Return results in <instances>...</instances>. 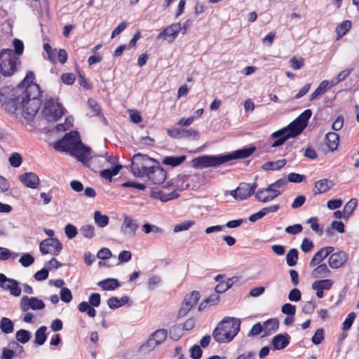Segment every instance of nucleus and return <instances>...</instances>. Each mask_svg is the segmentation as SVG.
Instances as JSON below:
<instances>
[{
	"mask_svg": "<svg viewBox=\"0 0 359 359\" xmlns=\"http://www.w3.org/2000/svg\"><path fill=\"white\" fill-rule=\"evenodd\" d=\"M42 91L36 83L27 85L22 91L21 105L24 118L32 121L41 105Z\"/></svg>",
	"mask_w": 359,
	"mask_h": 359,
	"instance_id": "f03ea898",
	"label": "nucleus"
},
{
	"mask_svg": "<svg viewBox=\"0 0 359 359\" xmlns=\"http://www.w3.org/2000/svg\"><path fill=\"white\" fill-rule=\"evenodd\" d=\"M306 128L295 118L287 126L284 127L273 133L270 138L275 140L271 144L272 147H278L283 145L288 139L293 138L300 135Z\"/></svg>",
	"mask_w": 359,
	"mask_h": 359,
	"instance_id": "20e7f679",
	"label": "nucleus"
},
{
	"mask_svg": "<svg viewBox=\"0 0 359 359\" xmlns=\"http://www.w3.org/2000/svg\"><path fill=\"white\" fill-rule=\"evenodd\" d=\"M151 335L158 344H161L166 339L168 332L165 329H159L154 332Z\"/></svg>",
	"mask_w": 359,
	"mask_h": 359,
	"instance_id": "a18cd8bd",
	"label": "nucleus"
},
{
	"mask_svg": "<svg viewBox=\"0 0 359 359\" xmlns=\"http://www.w3.org/2000/svg\"><path fill=\"white\" fill-rule=\"evenodd\" d=\"M200 297L201 294L198 291H192L184 297L182 304L191 309L197 304Z\"/></svg>",
	"mask_w": 359,
	"mask_h": 359,
	"instance_id": "a878e982",
	"label": "nucleus"
},
{
	"mask_svg": "<svg viewBox=\"0 0 359 359\" xmlns=\"http://www.w3.org/2000/svg\"><path fill=\"white\" fill-rule=\"evenodd\" d=\"M194 224L195 222L193 220H185L180 224H176L174 227L173 231L175 233L187 231L189 228H191Z\"/></svg>",
	"mask_w": 359,
	"mask_h": 359,
	"instance_id": "49530a36",
	"label": "nucleus"
},
{
	"mask_svg": "<svg viewBox=\"0 0 359 359\" xmlns=\"http://www.w3.org/2000/svg\"><path fill=\"white\" fill-rule=\"evenodd\" d=\"M327 257L324 254L323 251L320 249L313 256L310 262L309 266L314 267L318 264H320L322 261H323Z\"/></svg>",
	"mask_w": 359,
	"mask_h": 359,
	"instance_id": "79ce46f5",
	"label": "nucleus"
},
{
	"mask_svg": "<svg viewBox=\"0 0 359 359\" xmlns=\"http://www.w3.org/2000/svg\"><path fill=\"white\" fill-rule=\"evenodd\" d=\"M331 271L326 264H320L317 266L311 272V276L314 278H327L330 276Z\"/></svg>",
	"mask_w": 359,
	"mask_h": 359,
	"instance_id": "4be33fe9",
	"label": "nucleus"
},
{
	"mask_svg": "<svg viewBox=\"0 0 359 359\" xmlns=\"http://www.w3.org/2000/svg\"><path fill=\"white\" fill-rule=\"evenodd\" d=\"M351 27L350 20H344L336 27V32L339 37L345 35Z\"/></svg>",
	"mask_w": 359,
	"mask_h": 359,
	"instance_id": "ea45409f",
	"label": "nucleus"
},
{
	"mask_svg": "<svg viewBox=\"0 0 359 359\" xmlns=\"http://www.w3.org/2000/svg\"><path fill=\"white\" fill-rule=\"evenodd\" d=\"M0 329L4 334L12 333L14 330L13 323L11 319L3 317L0 321Z\"/></svg>",
	"mask_w": 359,
	"mask_h": 359,
	"instance_id": "c9c22d12",
	"label": "nucleus"
},
{
	"mask_svg": "<svg viewBox=\"0 0 359 359\" xmlns=\"http://www.w3.org/2000/svg\"><path fill=\"white\" fill-rule=\"evenodd\" d=\"M90 154V148L84 145L81 140L76 144L74 148L70 151L69 154L76 158V159L85 165H88L92 170L97 163L98 159L96 156L90 158L88 156Z\"/></svg>",
	"mask_w": 359,
	"mask_h": 359,
	"instance_id": "0eeeda50",
	"label": "nucleus"
},
{
	"mask_svg": "<svg viewBox=\"0 0 359 359\" xmlns=\"http://www.w3.org/2000/svg\"><path fill=\"white\" fill-rule=\"evenodd\" d=\"M191 358L193 359H201L203 355V351L198 345H194L190 348Z\"/></svg>",
	"mask_w": 359,
	"mask_h": 359,
	"instance_id": "774afa93",
	"label": "nucleus"
},
{
	"mask_svg": "<svg viewBox=\"0 0 359 359\" xmlns=\"http://www.w3.org/2000/svg\"><path fill=\"white\" fill-rule=\"evenodd\" d=\"M181 32L180 22H175L165 27L158 35V39H164L170 43L173 42Z\"/></svg>",
	"mask_w": 359,
	"mask_h": 359,
	"instance_id": "ddd939ff",
	"label": "nucleus"
},
{
	"mask_svg": "<svg viewBox=\"0 0 359 359\" xmlns=\"http://www.w3.org/2000/svg\"><path fill=\"white\" fill-rule=\"evenodd\" d=\"M228 162L226 154L219 155H203L194 158L191 165L195 168H216Z\"/></svg>",
	"mask_w": 359,
	"mask_h": 359,
	"instance_id": "423d86ee",
	"label": "nucleus"
},
{
	"mask_svg": "<svg viewBox=\"0 0 359 359\" xmlns=\"http://www.w3.org/2000/svg\"><path fill=\"white\" fill-rule=\"evenodd\" d=\"M20 308L22 312H27L29 309L41 310L45 308V304L43 300L37 297L24 295L20 299Z\"/></svg>",
	"mask_w": 359,
	"mask_h": 359,
	"instance_id": "9b49d317",
	"label": "nucleus"
},
{
	"mask_svg": "<svg viewBox=\"0 0 359 359\" xmlns=\"http://www.w3.org/2000/svg\"><path fill=\"white\" fill-rule=\"evenodd\" d=\"M35 79V74L32 71H28L26 74L24 79L18 84L16 88L18 90L22 91L25 89L27 85L35 83L34 80Z\"/></svg>",
	"mask_w": 359,
	"mask_h": 359,
	"instance_id": "2f4dec72",
	"label": "nucleus"
},
{
	"mask_svg": "<svg viewBox=\"0 0 359 359\" xmlns=\"http://www.w3.org/2000/svg\"><path fill=\"white\" fill-rule=\"evenodd\" d=\"M315 308V302H313L312 300L308 301L304 303L302 311L305 314H311L313 313Z\"/></svg>",
	"mask_w": 359,
	"mask_h": 359,
	"instance_id": "69168bd1",
	"label": "nucleus"
},
{
	"mask_svg": "<svg viewBox=\"0 0 359 359\" xmlns=\"http://www.w3.org/2000/svg\"><path fill=\"white\" fill-rule=\"evenodd\" d=\"M130 170L135 177L147 176L154 184H163L167 177V172L156 160L140 153L133 156Z\"/></svg>",
	"mask_w": 359,
	"mask_h": 359,
	"instance_id": "f257e3e1",
	"label": "nucleus"
},
{
	"mask_svg": "<svg viewBox=\"0 0 359 359\" xmlns=\"http://www.w3.org/2000/svg\"><path fill=\"white\" fill-rule=\"evenodd\" d=\"M60 80L64 84L71 86L74 83L76 76L73 73H63L60 76Z\"/></svg>",
	"mask_w": 359,
	"mask_h": 359,
	"instance_id": "13d9d810",
	"label": "nucleus"
},
{
	"mask_svg": "<svg viewBox=\"0 0 359 359\" xmlns=\"http://www.w3.org/2000/svg\"><path fill=\"white\" fill-rule=\"evenodd\" d=\"M20 283L13 278H8L4 273H0V287L6 291H9L13 297H19L21 294Z\"/></svg>",
	"mask_w": 359,
	"mask_h": 359,
	"instance_id": "9d476101",
	"label": "nucleus"
},
{
	"mask_svg": "<svg viewBox=\"0 0 359 359\" xmlns=\"http://www.w3.org/2000/svg\"><path fill=\"white\" fill-rule=\"evenodd\" d=\"M256 148L254 146L249 147H243L230 153H227L228 162L234 159L246 158L251 156L255 151Z\"/></svg>",
	"mask_w": 359,
	"mask_h": 359,
	"instance_id": "f3484780",
	"label": "nucleus"
},
{
	"mask_svg": "<svg viewBox=\"0 0 359 359\" xmlns=\"http://www.w3.org/2000/svg\"><path fill=\"white\" fill-rule=\"evenodd\" d=\"M49 247L54 248L53 254L57 256L62 250V243L56 238H48L43 240L39 244V250L42 255L50 253Z\"/></svg>",
	"mask_w": 359,
	"mask_h": 359,
	"instance_id": "f8f14e48",
	"label": "nucleus"
},
{
	"mask_svg": "<svg viewBox=\"0 0 359 359\" xmlns=\"http://www.w3.org/2000/svg\"><path fill=\"white\" fill-rule=\"evenodd\" d=\"M332 183L331 181H330L327 179H323L318 180L314 184V189H313V194L314 195H317L319 194H323L329 191L332 185H330L329 184Z\"/></svg>",
	"mask_w": 359,
	"mask_h": 359,
	"instance_id": "412c9836",
	"label": "nucleus"
},
{
	"mask_svg": "<svg viewBox=\"0 0 359 359\" xmlns=\"http://www.w3.org/2000/svg\"><path fill=\"white\" fill-rule=\"evenodd\" d=\"M281 311L285 315L293 316L295 315L296 306L290 303H286L282 306Z\"/></svg>",
	"mask_w": 359,
	"mask_h": 359,
	"instance_id": "0e129e2a",
	"label": "nucleus"
},
{
	"mask_svg": "<svg viewBox=\"0 0 359 359\" xmlns=\"http://www.w3.org/2000/svg\"><path fill=\"white\" fill-rule=\"evenodd\" d=\"M81 235L88 239H91L95 236V227L93 225L86 224L80 228Z\"/></svg>",
	"mask_w": 359,
	"mask_h": 359,
	"instance_id": "a19ab883",
	"label": "nucleus"
},
{
	"mask_svg": "<svg viewBox=\"0 0 359 359\" xmlns=\"http://www.w3.org/2000/svg\"><path fill=\"white\" fill-rule=\"evenodd\" d=\"M306 179V177L305 175L295 172H291L287 176V182L292 183H300L305 181Z\"/></svg>",
	"mask_w": 359,
	"mask_h": 359,
	"instance_id": "bf43d9fd",
	"label": "nucleus"
},
{
	"mask_svg": "<svg viewBox=\"0 0 359 359\" xmlns=\"http://www.w3.org/2000/svg\"><path fill=\"white\" fill-rule=\"evenodd\" d=\"M32 336V332L25 329H20L15 333L17 341L23 344L27 343L31 339Z\"/></svg>",
	"mask_w": 359,
	"mask_h": 359,
	"instance_id": "f704fd0d",
	"label": "nucleus"
},
{
	"mask_svg": "<svg viewBox=\"0 0 359 359\" xmlns=\"http://www.w3.org/2000/svg\"><path fill=\"white\" fill-rule=\"evenodd\" d=\"M330 88V81L327 80L323 81L317 87V88L311 94L310 100H313L318 96L324 94Z\"/></svg>",
	"mask_w": 359,
	"mask_h": 359,
	"instance_id": "7c9ffc66",
	"label": "nucleus"
},
{
	"mask_svg": "<svg viewBox=\"0 0 359 359\" xmlns=\"http://www.w3.org/2000/svg\"><path fill=\"white\" fill-rule=\"evenodd\" d=\"M95 306L89 305L87 302H82L78 305V309L80 312H86L87 315L93 318L96 316V311L94 309Z\"/></svg>",
	"mask_w": 359,
	"mask_h": 359,
	"instance_id": "58836bf2",
	"label": "nucleus"
},
{
	"mask_svg": "<svg viewBox=\"0 0 359 359\" xmlns=\"http://www.w3.org/2000/svg\"><path fill=\"white\" fill-rule=\"evenodd\" d=\"M239 195V201H243L252 196L250 190V184L242 182L237 187Z\"/></svg>",
	"mask_w": 359,
	"mask_h": 359,
	"instance_id": "72a5a7b5",
	"label": "nucleus"
},
{
	"mask_svg": "<svg viewBox=\"0 0 359 359\" xmlns=\"http://www.w3.org/2000/svg\"><path fill=\"white\" fill-rule=\"evenodd\" d=\"M318 222V218L317 217H311L307 221L308 223L311 224V229L313 231L318 233L320 236H322L323 231L322 229H320V226H319Z\"/></svg>",
	"mask_w": 359,
	"mask_h": 359,
	"instance_id": "052dcab7",
	"label": "nucleus"
},
{
	"mask_svg": "<svg viewBox=\"0 0 359 359\" xmlns=\"http://www.w3.org/2000/svg\"><path fill=\"white\" fill-rule=\"evenodd\" d=\"M65 233L66 236L69 239H72L76 237V236L78 233L77 228L72 224H67L65 227Z\"/></svg>",
	"mask_w": 359,
	"mask_h": 359,
	"instance_id": "603ef678",
	"label": "nucleus"
},
{
	"mask_svg": "<svg viewBox=\"0 0 359 359\" xmlns=\"http://www.w3.org/2000/svg\"><path fill=\"white\" fill-rule=\"evenodd\" d=\"M358 200L356 198H351L344 206V212L347 213V217H349L356 208Z\"/></svg>",
	"mask_w": 359,
	"mask_h": 359,
	"instance_id": "864d4df0",
	"label": "nucleus"
},
{
	"mask_svg": "<svg viewBox=\"0 0 359 359\" xmlns=\"http://www.w3.org/2000/svg\"><path fill=\"white\" fill-rule=\"evenodd\" d=\"M290 336L287 333L278 334L272 338L273 350L279 351L287 347L290 344Z\"/></svg>",
	"mask_w": 359,
	"mask_h": 359,
	"instance_id": "a211bd4d",
	"label": "nucleus"
},
{
	"mask_svg": "<svg viewBox=\"0 0 359 359\" xmlns=\"http://www.w3.org/2000/svg\"><path fill=\"white\" fill-rule=\"evenodd\" d=\"M51 270V268L49 269L43 268L41 270L36 271L34 275V278L37 281H43L48 278V272Z\"/></svg>",
	"mask_w": 359,
	"mask_h": 359,
	"instance_id": "5fc2aeb1",
	"label": "nucleus"
},
{
	"mask_svg": "<svg viewBox=\"0 0 359 359\" xmlns=\"http://www.w3.org/2000/svg\"><path fill=\"white\" fill-rule=\"evenodd\" d=\"M13 44L14 46V55H20L23 53L24 50V43L23 42L18 39H15L13 41Z\"/></svg>",
	"mask_w": 359,
	"mask_h": 359,
	"instance_id": "338daca9",
	"label": "nucleus"
},
{
	"mask_svg": "<svg viewBox=\"0 0 359 359\" xmlns=\"http://www.w3.org/2000/svg\"><path fill=\"white\" fill-rule=\"evenodd\" d=\"M122 168V165L120 164H116L112 166L111 168H107L101 170L100 172V175L101 177L111 181V179L114 176L118 175L121 169Z\"/></svg>",
	"mask_w": 359,
	"mask_h": 359,
	"instance_id": "393cba45",
	"label": "nucleus"
},
{
	"mask_svg": "<svg viewBox=\"0 0 359 359\" xmlns=\"http://www.w3.org/2000/svg\"><path fill=\"white\" fill-rule=\"evenodd\" d=\"M312 116V111L311 109L304 110L299 116L296 118L298 122L301 123L304 127L306 128L309 120Z\"/></svg>",
	"mask_w": 359,
	"mask_h": 359,
	"instance_id": "de8ad7c7",
	"label": "nucleus"
},
{
	"mask_svg": "<svg viewBox=\"0 0 359 359\" xmlns=\"http://www.w3.org/2000/svg\"><path fill=\"white\" fill-rule=\"evenodd\" d=\"M348 255L342 250L332 253L328 259L329 266L334 269L341 267L347 261Z\"/></svg>",
	"mask_w": 359,
	"mask_h": 359,
	"instance_id": "dca6fc26",
	"label": "nucleus"
},
{
	"mask_svg": "<svg viewBox=\"0 0 359 359\" xmlns=\"http://www.w3.org/2000/svg\"><path fill=\"white\" fill-rule=\"evenodd\" d=\"M88 106L94 112V116H99L101 114V107L98 103L93 99L89 98L88 100Z\"/></svg>",
	"mask_w": 359,
	"mask_h": 359,
	"instance_id": "e2e57ef3",
	"label": "nucleus"
},
{
	"mask_svg": "<svg viewBox=\"0 0 359 359\" xmlns=\"http://www.w3.org/2000/svg\"><path fill=\"white\" fill-rule=\"evenodd\" d=\"M325 142L329 149L334 151L339 145V135L334 132L327 133L325 135Z\"/></svg>",
	"mask_w": 359,
	"mask_h": 359,
	"instance_id": "cd10ccee",
	"label": "nucleus"
},
{
	"mask_svg": "<svg viewBox=\"0 0 359 359\" xmlns=\"http://www.w3.org/2000/svg\"><path fill=\"white\" fill-rule=\"evenodd\" d=\"M286 163L285 159H280L276 161H268L262 165L264 170H279Z\"/></svg>",
	"mask_w": 359,
	"mask_h": 359,
	"instance_id": "c85d7f7f",
	"label": "nucleus"
},
{
	"mask_svg": "<svg viewBox=\"0 0 359 359\" xmlns=\"http://www.w3.org/2000/svg\"><path fill=\"white\" fill-rule=\"evenodd\" d=\"M128 302L129 298L127 296H123L120 299L116 297H111L107 300V304L111 309H116L126 304Z\"/></svg>",
	"mask_w": 359,
	"mask_h": 359,
	"instance_id": "bb28decb",
	"label": "nucleus"
},
{
	"mask_svg": "<svg viewBox=\"0 0 359 359\" xmlns=\"http://www.w3.org/2000/svg\"><path fill=\"white\" fill-rule=\"evenodd\" d=\"M8 161L13 168H18L22 164V158L19 153L15 152L11 155Z\"/></svg>",
	"mask_w": 359,
	"mask_h": 359,
	"instance_id": "8fccbe9b",
	"label": "nucleus"
},
{
	"mask_svg": "<svg viewBox=\"0 0 359 359\" xmlns=\"http://www.w3.org/2000/svg\"><path fill=\"white\" fill-rule=\"evenodd\" d=\"M138 228L139 225L136 219L124 215V219L121 227V231L123 235L133 237Z\"/></svg>",
	"mask_w": 359,
	"mask_h": 359,
	"instance_id": "2eb2a0df",
	"label": "nucleus"
},
{
	"mask_svg": "<svg viewBox=\"0 0 359 359\" xmlns=\"http://www.w3.org/2000/svg\"><path fill=\"white\" fill-rule=\"evenodd\" d=\"M46 330H47V327L46 326L43 325V326H41L39 328H38L36 330V331L35 332L34 342L38 346H41L46 342V341L47 339V335L46 334Z\"/></svg>",
	"mask_w": 359,
	"mask_h": 359,
	"instance_id": "473e14b6",
	"label": "nucleus"
},
{
	"mask_svg": "<svg viewBox=\"0 0 359 359\" xmlns=\"http://www.w3.org/2000/svg\"><path fill=\"white\" fill-rule=\"evenodd\" d=\"M94 219L95 224L101 228L106 226L109 224V217L107 215H102L100 211L94 212Z\"/></svg>",
	"mask_w": 359,
	"mask_h": 359,
	"instance_id": "e433bc0d",
	"label": "nucleus"
},
{
	"mask_svg": "<svg viewBox=\"0 0 359 359\" xmlns=\"http://www.w3.org/2000/svg\"><path fill=\"white\" fill-rule=\"evenodd\" d=\"M60 299L65 303H69L72 300L71 290L67 287H62L60 290Z\"/></svg>",
	"mask_w": 359,
	"mask_h": 359,
	"instance_id": "680f3d73",
	"label": "nucleus"
},
{
	"mask_svg": "<svg viewBox=\"0 0 359 359\" xmlns=\"http://www.w3.org/2000/svg\"><path fill=\"white\" fill-rule=\"evenodd\" d=\"M187 158L185 155H181L178 156H167L162 160V163L165 165L171 166L175 168L181 165Z\"/></svg>",
	"mask_w": 359,
	"mask_h": 359,
	"instance_id": "5701e85b",
	"label": "nucleus"
},
{
	"mask_svg": "<svg viewBox=\"0 0 359 359\" xmlns=\"http://www.w3.org/2000/svg\"><path fill=\"white\" fill-rule=\"evenodd\" d=\"M299 257V252L296 248L290 249L286 255V262L289 266H294L297 264Z\"/></svg>",
	"mask_w": 359,
	"mask_h": 359,
	"instance_id": "4c0bfd02",
	"label": "nucleus"
},
{
	"mask_svg": "<svg viewBox=\"0 0 359 359\" xmlns=\"http://www.w3.org/2000/svg\"><path fill=\"white\" fill-rule=\"evenodd\" d=\"M19 262L22 264V266L28 267L34 262V258L32 255L29 253H25L20 258Z\"/></svg>",
	"mask_w": 359,
	"mask_h": 359,
	"instance_id": "3c124183",
	"label": "nucleus"
},
{
	"mask_svg": "<svg viewBox=\"0 0 359 359\" xmlns=\"http://www.w3.org/2000/svg\"><path fill=\"white\" fill-rule=\"evenodd\" d=\"M240 329V319L233 317H225L213 330L212 337L219 344L229 343L238 334Z\"/></svg>",
	"mask_w": 359,
	"mask_h": 359,
	"instance_id": "7ed1b4c3",
	"label": "nucleus"
},
{
	"mask_svg": "<svg viewBox=\"0 0 359 359\" xmlns=\"http://www.w3.org/2000/svg\"><path fill=\"white\" fill-rule=\"evenodd\" d=\"M98 286L101 287L104 290H114L120 286L119 281L113 278H105L97 283Z\"/></svg>",
	"mask_w": 359,
	"mask_h": 359,
	"instance_id": "b1692460",
	"label": "nucleus"
},
{
	"mask_svg": "<svg viewBox=\"0 0 359 359\" xmlns=\"http://www.w3.org/2000/svg\"><path fill=\"white\" fill-rule=\"evenodd\" d=\"M324 339V330L323 328L318 329L311 338V341L315 345L320 344Z\"/></svg>",
	"mask_w": 359,
	"mask_h": 359,
	"instance_id": "6e6d98bb",
	"label": "nucleus"
},
{
	"mask_svg": "<svg viewBox=\"0 0 359 359\" xmlns=\"http://www.w3.org/2000/svg\"><path fill=\"white\" fill-rule=\"evenodd\" d=\"M313 285H315V287H319V289H321L323 290H330L332 285L333 281L331 279H322V280H317L313 283Z\"/></svg>",
	"mask_w": 359,
	"mask_h": 359,
	"instance_id": "37998d69",
	"label": "nucleus"
},
{
	"mask_svg": "<svg viewBox=\"0 0 359 359\" xmlns=\"http://www.w3.org/2000/svg\"><path fill=\"white\" fill-rule=\"evenodd\" d=\"M290 67L294 70H298L302 69L304 66V59L302 57L297 58L292 57L289 60Z\"/></svg>",
	"mask_w": 359,
	"mask_h": 359,
	"instance_id": "09e8293b",
	"label": "nucleus"
},
{
	"mask_svg": "<svg viewBox=\"0 0 359 359\" xmlns=\"http://www.w3.org/2000/svg\"><path fill=\"white\" fill-rule=\"evenodd\" d=\"M65 110V109L60 103L55 102V100L50 97L45 102L41 114L48 121H57L64 115Z\"/></svg>",
	"mask_w": 359,
	"mask_h": 359,
	"instance_id": "1a4fd4ad",
	"label": "nucleus"
},
{
	"mask_svg": "<svg viewBox=\"0 0 359 359\" xmlns=\"http://www.w3.org/2000/svg\"><path fill=\"white\" fill-rule=\"evenodd\" d=\"M265 329L268 332H276L279 327V321L277 318H270L266 320L264 323Z\"/></svg>",
	"mask_w": 359,
	"mask_h": 359,
	"instance_id": "c03bdc74",
	"label": "nucleus"
},
{
	"mask_svg": "<svg viewBox=\"0 0 359 359\" xmlns=\"http://www.w3.org/2000/svg\"><path fill=\"white\" fill-rule=\"evenodd\" d=\"M355 313H353V312H351L350 313L347 317L346 318V319L344 320V321L343 322V324H342V329L343 330L346 331V330H348L353 322H354V320L355 318Z\"/></svg>",
	"mask_w": 359,
	"mask_h": 359,
	"instance_id": "4d7b16f0",
	"label": "nucleus"
},
{
	"mask_svg": "<svg viewBox=\"0 0 359 359\" xmlns=\"http://www.w3.org/2000/svg\"><path fill=\"white\" fill-rule=\"evenodd\" d=\"M18 64H20L19 59L12 49H3L0 52V72L3 76H12L17 69Z\"/></svg>",
	"mask_w": 359,
	"mask_h": 359,
	"instance_id": "39448f33",
	"label": "nucleus"
},
{
	"mask_svg": "<svg viewBox=\"0 0 359 359\" xmlns=\"http://www.w3.org/2000/svg\"><path fill=\"white\" fill-rule=\"evenodd\" d=\"M13 96V97L8 99V100H6L3 105L6 111L14 114L17 110L22 109V91L18 90L16 88Z\"/></svg>",
	"mask_w": 359,
	"mask_h": 359,
	"instance_id": "4468645a",
	"label": "nucleus"
},
{
	"mask_svg": "<svg viewBox=\"0 0 359 359\" xmlns=\"http://www.w3.org/2000/svg\"><path fill=\"white\" fill-rule=\"evenodd\" d=\"M19 179L25 187L31 189L37 188L40 182L38 175L32 172L21 175Z\"/></svg>",
	"mask_w": 359,
	"mask_h": 359,
	"instance_id": "6ab92c4d",
	"label": "nucleus"
},
{
	"mask_svg": "<svg viewBox=\"0 0 359 359\" xmlns=\"http://www.w3.org/2000/svg\"><path fill=\"white\" fill-rule=\"evenodd\" d=\"M272 191L269 190V186L266 188L259 189L255 193V198L260 202L267 203L273 201L276 197Z\"/></svg>",
	"mask_w": 359,
	"mask_h": 359,
	"instance_id": "aec40b11",
	"label": "nucleus"
},
{
	"mask_svg": "<svg viewBox=\"0 0 359 359\" xmlns=\"http://www.w3.org/2000/svg\"><path fill=\"white\" fill-rule=\"evenodd\" d=\"M287 183V181L284 178H280L275 182L269 185V190L272 191L274 194L273 197H278L282 194L279 189L284 187Z\"/></svg>",
	"mask_w": 359,
	"mask_h": 359,
	"instance_id": "c756f323",
	"label": "nucleus"
},
{
	"mask_svg": "<svg viewBox=\"0 0 359 359\" xmlns=\"http://www.w3.org/2000/svg\"><path fill=\"white\" fill-rule=\"evenodd\" d=\"M80 141L79 133L76 130H72L69 133H65L62 138L55 142L53 148L56 151L69 154Z\"/></svg>",
	"mask_w": 359,
	"mask_h": 359,
	"instance_id": "6e6552de",
	"label": "nucleus"
}]
</instances>
